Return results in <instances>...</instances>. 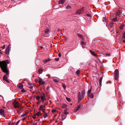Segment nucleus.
Instances as JSON below:
<instances>
[{
	"label": "nucleus",
	"instance_id": "6",
	"mask_svg": "<svg viewBox=\"0 0 125 125\" xmlns=\"http://www.w3.org/2000/svg\"><path fill=\"white\" fill-rule=\"evenodd\" d=\"M84 10V8L82 7L81 9H79L76 12V14H82V12Z\"/></svg>",
	"mask_w": 125,
	"mask_h": 125
},
{
	"label": "nucleus",
	"instance_id": "47",
	"mask_svg": "<svg viewBox=\"0 0 125 125\" xmlns=\"http://www.w3.org/2000/svg\"><path fill=\"white\" fill-rule=\"evenodd\" d=\"M68 114V113L67 111H65V112H64L65 114L67 115V114Z\"/></svg>",
	"mask_w": 125,
	"mask_h": 125
},
{
	"label": "nucleus",
	"instance_id": "15",
	"mask_svg": "<svg viewBox=\"0 0 125 125\" xmlns=\"http://www.w3.org/2000/svg\"><path fill=\"white\" fill-rule=\"evenodd\" d=\"M114 23H113V22L110 23L109 26H110V28H113V27H114Z\"/></svg>",
	"mask_w": 125,
	"mask_h": 125
},
{
	"label": "nucleus",
	"instance_id": "62",
	"mask_svg": "<svg viewBox=\"0 0 125 125\" xmlns=\"http://www.w3.org/2000/svg\"><path fill=\"white\" fill-rule=\"evenodd\" d=\"M3 108H4V109L5 108V107H3Z\"/></svg>",
	"mask_w": 125,
	"mask_h": 125
},
{
	"label": "nucleus",
	"instance_id": "41",
	"mask_svg": "<svg viewBox=\"0 0 125 125\" xmlns=\"http://www.w3.org/2000/svg\"><path fill=\"white\" fill-rule=\"evenodd\" d=\"M21 92L22 93H25V91L23 89L21 90Z\"/></svg>",
	"mask_w": 125,
	"mask_h": 125
},
{
	"label": "nucleus",
	"instance_id": "9",
	"mask_svg": "<svg viewBox=\"0 0 125 125\" xmlns=\"http://www.w3.org/2000/svg\"><path fill=\"white\" fill-rule=\"evenodd\" d=\"M81 105L80 104H79L76 107L75 109V110L76 111H78L80 108Z\"/></svg>",
	"mask_w": 125,
	"mask_h": 125
},
{
	"label": "nucleus",
	"instance_id": "1",
	"mask_svg": "<svg viewBox=\"0 0 125 125\" xmlns=\"http://www.w3.org/2000/svg\"><path fill=\"white\" fill-rule=\"evenodd\" d=\"M8 64V60H6L2 61H0V67L2 71L4 73H6V74L3 77V80L8 82V80L6 76L8 75V69H7V64Z\"/></svg>",
	"mask_w": 125,
	"mask_h": 125
},
{
	"label": "nucleus",
	"instance_id": "14",
	"mask_svg": "<svg viewBox=\"0 0 125 125\" xmlns=\"http://www.w3.org/2000/svg\"><path fill=\"white\" fill-rule=\"evenodd\" d=\"M77 36L79 37H80L83 40L84 39V37H83V36L79 34H77Z\"/></svg>",
	"mask_w": 125,
	"mask_h": 125
},
{
	"label": "nucleus",
	"instance_id": "16",
	"mask_svg": "<svg viewBox=\"0 0 125 125\" xmlns=\"http://www.w3.org/2000/svg\"><path fill=\"white\" fill-rule=\"evenodd\" d=\"M49 31V29H46L44 31V33L46 34H47Z\"/></svg>",
	"mask_w": 125,
	"mask_h": 125
},
{
	"label": "nucleus",
	"instance_id": "29",
	"mask_svg": "<svg viewBox=\"0 0 125 125\" xmlns=\"http://www.w3.org/2000/svg\"><path fill=\"white\" fill-rule=\"evenodd\" d=\"M125 25H121L120 26V29H122L124 27Z\"/></svg>",
	"mask_w": 125,
	"mask_h": 125
},
{
	"label": "nucleus",
	"instance_id": "37",
	"mask_svg": "<svg viewBox=\"0 0 125 125\" xmlns=\"http://www.w3.org/2000/svg\"><path fill=\"white\" fill-rule=\"evenodd\" d=\"M53 81L56 82V83H58V81H57V80L56 79H54L53 80Z\"/></svg>",
	"mask_w": 125,
	"mask_h": 125
},
{
	"label": "nucleus",
	"instance_id": "39",
	"mask_svg": "<svg viewBox=\"0 0 125 125\" xmlns=\"http://www.w3.org/2000/svg\"><path fill=\"white\" fill-rule=\"evenodd\" d=\"M114 30V29L113 28H110V31L111 32H112Z\"/></svg>",
	"mask_w": 125,
	"mask_h": 125
},
{
	"label": "nucleus",
	"instance_id": "45",
	"mask_svg": "<svg viewBox=\"0 0 125 125\" xmlns=\"http://www.w3.org/2000/svg\"><path fill=\"white\" fill-rule=\"evenodd\" d=\"M106 21L105 20V18L104 17V18L103 19V21L104 22H105Z\"/></svg>",
	"mask_w": 125,
	"mask_h": 125
},
{
	"label": "nucleus",
	"instance_id": "10",
	"mask_svg": "<svg viewBox=\"0 0 125 125\" xmlns=\"http://www.w3.org/2000/svg\"><path fill=\"white\" fill-rule=\"evenodd\" d=\"M39 83L40 84H42L44 83L42 79L40 78H39Z\"/></svg>",
	"mask_w": 125,
	"mask_h": 125
},
{
	"label": "nucleus",
	"instance_id": "32",
	"mask_svg": "<svg viewBox=\"0 0 125 125\" xmlns=\"http://www.w3.org/2000/svg\"><path fill=\"white\" fill-rule=\"evenodd\" d=\"M80 70H78L76 72V73L77 75H79L80 74Z\"/></svg>",
	"mask_w": 125,
	"mask_h": 125
},
{
	"label": "nucleus",
	"instance_id": "54",
	"mask_svg": "<svg viewBox=\"0 0 125 125\" xmlns=\"http://www.w3.org/2000/svg\"><path fill=\"white\" fill-rule=\"evenodd\" d=\"M106 55L107 56H109L110 55V54L109 53H107L106 54Z\"/></svg>",
	"mask_w": 125,
	"mask_h": 125
},
{
	"label": "nucleus",
	"instance_id": "52",
	"mask_svg": "<svg viewBox=\"0 0 125 125\" xmlns=\"http://www.w3.org/2000/svg\"><path fill=\"white\" fill-rule=\"evenodd\" d=\"M123 36L124 38L125 39V32H124L123 34Z\"/></svg>",
	"mask_w": 125,
	"mask_h": 125
},
{
	"label": "nucleus",
	"instance_id": "24",
	"mask_svg": "<svg viewBox=\"0 0 125 125\" xmlns=\"http://www.w3.org/2000/svg\"><path fill=\"white\" fill-rule=\"evenodd\" d=\"M5 53L6 54H8V47L7 46L6 48L5 52Z\"/></svg>",
	"mask_w": 125,
	"mask_h": 125
},
{
	"label": "nucleus",
	"instance_id": "40",
	"mask_svg": "<svg viewBox=\"0 0 125 125\" xmlns=\"http://www.w3.org/2000/svg\"><path fill=\"white\" fill-rule=\"evenodd\" d=\"M81 44L83 45H84L85 44V42H84L82 41L81 42Z\"/></svg>",
	"mask_w": 125,
	"mask_h": 125
},
{
	"label": "nucleus",
	"instance_id": "27",
	"mask_svg": "<svg viewBox=\"0 0 125 125\" xmlns=\"http://www.w3.org/2000/svg\"><path fill=\"white\" fill-rule=\"evenodd\" d=\"M117 17H116L115 18H114L113 19V20L114 21L116 22L117 21Z\"/></svg>",
	"mask_w": 125,
	"mask_h": 125
},
{
	"label": "nucleus",
	"instance_id": "55",
	"mask_svg": "<svg viewBox=\"0 0 125 125\" xmlns=\"http://www.w3.org/2000/svg\"><path fill=\"white\" fill-rule=\"evenodd\" d=\"M87 16H88L90 17L91 16V15L90 14H87Z\"/></svg>",
	"mask_w": 125,
	"mask_h": 125
},
{
	"label": "nucleus",
	"instance_id": "25",
	"mask_svg": "<svg viewBox=\"0 0 125 125\" xmlns=\"http://www.w3.org/2000/svg\"><path fill=\"white\" fill-rule=\"evenodd\" d=\"M120 14V11L119 10H118L117 12L116 13V14L118 16H119Z\"/></svg>",
	"mask_w": 125,
	"mask_h": 125
},
{
	"label": "nucleus",
	"instance_id": "18",
	"mask_svg": "<svg viewBox=\"0 0 125 125\" xmlns=\"http://www.w3.org/2000/svg\"><path fill=\"white\" fill-rule=\"evenodd\" d=\"M78 102L79 103L81 101V100L83 98H82L80 96H78Z\"/></svg>",
	"mask_w": 125,
	"mask_h": 125
},
{
	"label": "nucleus",
	"instance_id": "42",
	"mask_svg": "<svg viewBox=\"0 0 125 125\" xmlns=\"http://www.w3.org/2000/svg\"><path fill=\"white\" fill-rule=\"evenodd\" d=\"M43 62L45 63H46L47 62V59H46L43 61Z\"/></svg>",
	"mask_w": 125,
	"mask_h": 125
},
{
	"label": "nucleus",
	"instance_id": "48",
	"mask_svg": "<svg viewBox=\"0 0 125 125\" xmlns=\"http://www.w3.org/2000/svg\"><path fill=\"white\" fill-rule=\"evenodd\" d=\"M20 122V120H19L16 123V125H17Z\"/></svg>",
	"mask_w": 125,
	"mask_h": 125
},
{
	"label": "nucleus",
	"instance_id": "63",
	"mask_svg": "<svg viewBox=\"0 0 125 125\" xmlns=\"http://www.w3.org/2000/svg\"><path fill=\"white\" fill-rule=\"evenodd\" d=\"M123 42H125V41H123Z\"/></svg>",
	"mask_w": 125,
	"mask_h": 125
},
{
	"label": "nucleus",
	"instance_id": "31",
	"mask_svg": "<svg viewBox=\"0 0 125 125\" xmlns=\"http://www.w3.org/2000/svg\"><path fill=\"white\" fill-rule=\"evenodd\" d=\"M52 113H54L56 112V110L55 109H53L52 110Z\"/></svg>",
	"mask_w": 125,
	"mask_h": 125
},
{
	"label": "nucleus",
	"instance_id": "46",
	"mask_svg": "<svg viewBox=\"0 0 125 125\" xmlns=\"http://www.w3.org/2000/svg\"><path fill=\"white\" fill-rule=\"evenodd\" d=\"M8 54H9V51H10V45H8Z\"/></svg>",
	"mask_w": 125,
	"mask_h": 125
},
{
	"label": "nucleus",
	"instance_id": "57",
	"mask_svg": "<svg viewBox=\"0 0 125 125\" xmlns=\"http://www.w3.org/2000/svg\"><path fill=\"white\" fill-rule=\"evenodd\" d=\"M32 125H37L36 124L34 123Z\"/></svg>",
	"mask_w": 125,
	"mask_h": 125
},
{
	"label": "nucleus",
	"instance_id": "5",
	"mask_svg": "<svg viewBox=\"0 0 125 125\" xmlns=\"http://www.w3.org/2000/svg\"><path fill=\"white\" fill-rule=\"evenodd\" d=\"M23 108L22 107L20 106H19L17 108V111L18 114H20L23 111Z\"/></svg>",
	"mask_w": 125,
	"mask_h": 125
},
{
	"label": "nucleus",
	"instance_id": "64",
	"mask_svg": "<svg viewBox=\"0 0 125 125\" xmlns=\"http://www.w3.org/2000/svg\"><path fill=\"white\" fill-rule=\"evenodd\" d=\"M8 64H9V61H8Z\"/></svg>",
	"mask_w": 125,
	"mask_h": 125
},
{
	"label": "nucleus",
	"instance_id": "17",
	"mask_svg": "<svg viewBox=\"0 0 125 125\" xmlns=\"http://www.w3.org/2000/svg\"><path fill=\"white\" fill-rule=\"evenodd\" d=\"M4 110L3 109H0V115H1L4 112Z\"/></svg>",
	"mask_w": 125,
	"mask_h": 125
},
{
	"label": "nucleus",
	"instance_id": "34",
	"mask_svg": "<svg viewBox=\"0 0 125 125\" xmlns=\"http://www.w3.org/2000/svg\"><path fill=\"white\" fill-rule=\"evenodd\" d=\"M71 8V7L70 6L68 5L66 7V9H70Z\"/></svg>",
	"mask_w": 125,
	"mask_h": 125
},
{
	"label": "nucleus",
	"instance_id": "51",
	"mask_svg": "<svg viewBox=\"0 0 125 125\" xmlns=\"http://www.w3.org/2000/svg\"><path fill=\"white\" fill-rule=\"evenodd\" d=\"M26 119V117H25L22 119V120L23 121H24Z\"/></svg>",
	"mask_w": 125,
	"mask_h": 125
},
{
	"label": "nucleus",
	"instance_id": "23",
	"mask_svg": "<svg viewBox=\"0 0 125 125\" xmlns=\"http://www.w3.org/2000/svg\"><path fill=\"white\" fill-rule=\"evenodd\" d=\"M91 98H93L94 97V95L92 93L90 94L89 95V96Z\"/></svg>",
	"mask_w": 125,
	"mask_h": 125
},
{
	"label": "nucleus",
	"instance_id": "28",
	"mask_svg": "<svg viewBox=\"0 0 125 125\" xmlns=\"http://www.w3.org/2000/svg\"><path fill=\"white\" fill-rule=\"evenodd\" d=\"M67 107V105L65 104H63L62 106V107L63 108H65L66 107Z\"/></svg>",
	"mask_w": 125,
	"mask_h": 125
},
{
	"label": "nucleus",
	"instance_id": "20",
	"mask_svg": "<svg viewBox=\"0 0 125 125\" xmlns=\"http://www.w3.org/2000/svg\"><path fill=\"white\" fill-rule=\"evenodd\" d=\"M43 72L42 70V68L38 70V72L39 74H41Z\"/></svg>",
	"mask_w": 125,
	"mask_h": 125
},
{
	"label": "nucleus",
	"instance_id": "22",
	"mask_svg": "<svg viewBox=\"0 0 125 125\" xmlns=\"http://www.w3.org/2000/svg\"><path fill=\"white\" fill-rule=\"evenodd\" d=\"M91 54H93V55L95 56H97V55H96V54L94 52H92V51H91Z\"/></svg>",
	"mask_w": 125,
	"mask_h": 125
},
{
	"label": "nucleus",
	"instance_id": "33",
	"mask_svg": "<svg viewBox=\"0 0 125 125\" xmlns=\"http://www.w3.org/2000/svg\"><path fill=\"white\" fill-rule=\"evenodd\" d=\"M62 86L64 89H65L66 88V86L64 84H62Z\"/></svg>",
	"mask_w": 125,
	"mask_h": 125
},
{
	"label": "nucleus",
	"instance_id": "56",
	"mask_svg": "<svg viewBox=\"0 0 125 125\" xmlns=\"http://www.w3.org/2000/svg\"><path fill=\"white\" fill-rule=\"evenodd\" d=\"M47 62H49L50 61V60L49 59L47 60Z\"/></svg>",
	"mask_w": 125,
	"mask_h": 125
},
{
	"label": "nucleus",
	"instance_id": "43",
	"mask_svg": "<svg viewBox=\"0 0 125 125\" xmlns=\"http://www.w3.org/2000/svg\"><path fill=\"white\" fill-rule=\"evenodd\" d=\"M5 47H6L5 45H4L2 47L1 46V48H2L3 49H4V48H5Z\"/></svg>",
	"mask_w": 125,
	"mask_h": 125
},
{
	"label": "nucleus",
	"instance_id": "58",
	"mask_svg": "<svg viewBox=\"0 0 125 125\" xmlns=\"http://www.w3.org/2000/svg\"><path fill=\"white\" fill-rule=\"evenodd\" d=\"M43 48V47L42 46H40V48L42 49Z\"/></svg>",
	"mask_w": 125,
	"mask_h": 125
},
{
	"label": "nucleus",
	"instance_id": "26",
	"mask_svg": "<svg viewBox=\"0 0 125 125\" xmlns=\"http://www.w3.org/2000/svg\"><path fill=\"white\" fill-rule=\"evenodd\" d=\"M102 79V77L100 78L99 79V83L100 84H101Z\"/></svg>",
	"mask_w": 125,
	"mask_h": 125
},
{
	"label": "nucleus",
	"instance_id": "2",
	"mask_svg": "<svg viewBox=\"0 0 125 125\" xmlns=\"http://www.w3.org/2000/svg\"><path fill=\"white\" fill-rule=\"evenodd\" d=\"M115 80H118L119 77V71L118 69H116L115 71Z\"/></svg>",
	"mask_w": 125,
	"mask_h": 125
},
{
	"label": "nucleus",
	"instance_id": "3",
	"mask_svg": "<svg viewBox=\"0 0 125 125\" xmlns=\"http://www.w3.org/2000/svg\"><path fill=\"white\" fill-rule=\"evenodd\" d=\"M46 107L45 105H41L39 108V110L40 111H42L43 112H44L46 110Z\"/></svg>",
	"mask_w": 125,
	"mask_h": 125
},
{
	"label": "nucleus",
	"instance_id": "49",
	"mask_svg": "<svg viewBox=\"0 0 125 125\" xmlns=\"http://www.w3.org/2000/svg\"><path fill=\"white\" fill-rule=\"evenodd\" d=\"M29 87V88L30 89H32L33 88V85Z\"/></svg>",
	"mask_w": 125,
	"mask_h": 125
},
{
	"label": "nucleus",
	"instance_id": "21",
	"mask_svg": "<svg viewBox=\"0 0 125 125\" xmlns=\"http://www.w3.org/2000/svg\"><path fill=\"white\" fill-rule=\"evenodd\" d=\"M64 0H60L59 1V3L60 4H63L64 2Z\"/></svg>",
	"mask_w": 125,
	"mask_h": 125
},
{
	"label": "nucleus",
	"instance_id": "7",
	"mask_svg": "<svg viewBox=\"0 0 125 125\" xmlns=\"http://www.w3.org/2000/svg\"><path fill=\"white\" fill-rule=\"evenodd\" d=\"M41 99L42 101V103H43L44 101L46 100L45 93H43L42 94V95L41 96Z\"/></svg>",
	"mask_w": 125,
	"mask_h": 125
},
{
	"label": "nucleus",
	"instance_id": "53",
	"mask_svg": "<svg viewBox=\"0 0 125 125\" xmlns=\"http://www.w3.org/2000/svg\"><path fill=\"white\" fill-rule=\"evenodd\" d=\"M58 56L59 57H60L61 56V54L60 53H59L58 54Z\"/></svg>",
	"mask_w": 125,
	"mask_h": 125
},
{
	"label": "nucleus",
	"instance_id": "59",
	"mask_svg": "<svg viewBox=\"0 0 125 125\" xmlns=\"http://www.w3.org/2000/svg\"><path fill=\"white\" fill-rule=\"evenodd\" d=\"M46 105V104H45V103H44V105H45V106Z\"/></svg>",
	"mask_w": 125,
	"mask_h": 125
},
{
	"label": "nucleus",
	"instance_id": "36",
	"mask_svg": "<svg viewBox=\"0 0 125 125\" xmlns=\"http://www.w3.org/2000/svg\"><path fill=\"white\" fill-rule=\"evenodd\" d=\"M66 99L69 102H70L71 101V99L70 98H66Z\"/></svg>",
	"mask_w": 125,
	"mask_h": 125
},
{
	"label": "nucleus",
	"instance_id": "19",
	"mask_svg": "<svg viewBox=\"0 0 125 125\" xmlns=\"http://www.w3.org/2000/svg\"><path fill=\"white\" fill-rule=\"evenodd\" d=\"M91 91V87L90 89L87 92V95L88 96H89V95L90 94V93Z\"/></svg>",
	"mask_w": 125,
	"mask_h": 125
},
{
	"label": "nucleus",
	"instance_id": "12",
	"mask_svg": "<svg viewBox=\"0 0 125 125\" xmlns=\"http://www.w3.org/2000/svg\"><path fill=\"white\" fill-rule=\"evenodd\" d=\"M42 115V114L40 112H39L35 114V115L36 116H41Z\"/></svg>",
	"mask_w": 125,
	"mask_h": 125
},
{
	"label": "nucleus",
	"instance_id": "8",
	"mask_svg": "<svg viewBox=\"0 0 125 125\" xmlns=\"http://www.w3.org/2000/svg\"><path fill=\"white\" fill-rule=\"evenodd\" d=\"M13 105L14 107L15 108H17L20 106L19 104V103L16 101H15L13 102Z\"/></svg>",
	"mask_w": 125,
	"mask_h": 125
},
{
	"label": "nucleus",
	"instance_id": "60",
	"mask_svg": "<svg viewBox=\"0 0 125 125\" xmlns=\"http://www.w3.org/2000/svg\"><path fill=\"white\" fill-rule=\"evenodd\" d=\"M29 85H31V84L29 83Z\"/></svg>",
	"mask_w": 125,
	"mask_h": 125
},
{
	"label": "nucleus",
	"instance_id": "30",
	"mask_svg": "<svg viewBox=\"0 0 125 125\" xmlns=\"http://www.w3.org/2000/svg\"><path fill=\"white\" fill-rule=\"evenodd\" d=\"M60 121V119L58 118L55 121V123H56L58 122H59Z\"/></svg>",
	"mask_w": 125,
	"mask_h": 125
},
{
	"label": "nucleus",
	"instance_id": "44",
	"mask_svg": "<svg viewBox=\"0 0 125 125\" xmlns=\"http://www.w3.org/2000/svg\"><path fill=\"white\" fill-rule=\"evenodd\" d=\"M26 115V114H22V115L21 116V117H23L24 116H25Z\"/></svg>",
	"mask_w": 125,
	"mask_h": 125
},
{
	"label": "nucleus",
	"instance_id": "50",
	"mask_svg": "<svg viewBox=\"0 0 125 125\" xmlns=\"http://www.w3.org/2000/svg\"><path fill=\"white\" fill-rule=\"evenodd\" d=\"M35 82L36 83H38V82H39V80H38V79H36L35 80Z\"/></svg>",
	"mask_w": 125,
	"mask_h": 125
},
{
	"label": "nucleus",
	"instance_id": "4",
	"mask_svg": "<svg viewBox=\"0 0 125 125\" xmlns=\"http://www.w3.org/2000/svg\"><path fill=\"white\" fill-rule=\"evenodd\" d=\"M85 93V91L84 90H83L81 94V95L80 92H79L78 96H80V97L83 98L84 97Z\"/></svg>",
	"mask_w": 125,
	"mask_h": 125
},
{
	"label": "nucleus",
	"instance_id": "35",
	"mask_svg": "<svg viewBox=\"0 0 125 125\" xmlns=\"http://www.w3.org/2000/svg\"><path fill=\"white\" fill-rule=\"evenodd\" d=\"M36 99L37 100H39L40 99V97L39 96H38L36 97Z\"/></svg>",
	"mask_w": 125,
	"mask_h": 125
},
{
	"label": "nucleus",
	"instance_id": "38",
	"mask_svg": "<svg viewBox=\"0 0 125 125\" xmlns=\"http://www.w3.org/2000/svg\"><path fill=\"white\" fill-rule=\"evenodd\" d=\"M36 115H35V114L32 116V118L33 119H35L36 118Z\"/></svg>",
	"mask_w": 125,
	"mask_h": 125
},
{
	"label": "nucleus",
	"instance_id": "61",
	"mask_svg": "<svg viewBox=\"0 0 125 125\" xmlns=\"http://www.w3.org/2000/svg\"><path fill=\"white\" fill-rule=\"evenodd\" d=\"M1 50H0V52L1 53V54H2V53L1 52Z\"/></svg>",
	"mask_w": 125,
	"mask_h": 125
},
{
	"label": "nucleus",
	"instance_id": "11",
	"mask_svg": "<svg viewBox=\"0 0 125 125\" xmlns=\"http://www.w3.org/2000/svg\"><path fill=\"white\" fill-rule=\"evenodd\" d=\"M43 117L44 118H46L48 116V114L46 113L45 111L43 112Z\"/></svg>",
	"mask_w": 125,
	"mask_h": 125
},
{
	"label": "nucleus",
	"instance_id": "13",
	"mask_svg": "<svg viewBox=\"0 0 125 125\" xmlns=\"http://www.w3.org/2000/svg\"><path fill=\"white\" fill-rule=\"evenodd\" d=\"M18 86L20 89H22L23 87V85L21 83H20L18 84Z\"/></svg>",
	"mask_w": 125,
	"mask_h": 125
}]
</instances>
